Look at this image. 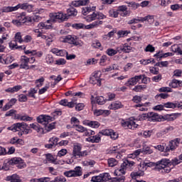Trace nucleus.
Masks as SVG:
<instances>
[{
  "label": "nucleus",
  "instance_id": "1",
  "mask_svg": "<svg viewBox=\"0 0 182 182\" xmlns=\"http://www.w3.org/2000/svg\"><path fill=\"white\" fill-rule=\"evenodd\" d=\"M50 19L46 21V22H41L38 24V28L40 29H51L52 23L56 22L58 19L59 21H66L68 19V16L66 14H63L62 12H53L50 13Z\"/></svg>",
  "mask_w": 182,
  "mask_h": 182
},
{
  "label": "nucleus",
  "instance_id": "2",
  "mask_svg": "<svg viewBox=\"0 0 182 182\" xmlns=\"http://www.w3.org/2000/svg\"><path fill=\"white\" fill-rule=\"evenodd\" d=\"M157 170H161V173H170L171 167L170 166V159H162L156 163Z\"/></svg>",
  "mask_w": 182,
  "mask_h": 182
},
{
  "label": "nucleus",
  "instance_id": "3",
  "mask_svg": "<svg viewBox=\"0 0 182 182\" xmlns=\"http://www.w3.org/2000/svg\"><path fill=\"white\" fill-rule=\"evenodd\" d=\"M152 164L151 162L146 163L144 162L140 164V167H142L141 168V171L132 172L131 173V177L133 180H136V178H139V177H141L142 176H144V171L147 170V167H151Z\"/></svg>",
  "mask_w": 182,
  "mask_h": 182
},
{
  "label": "nucleus",
  "instance_id": "4",
  "mask_svg": "<svg viewBox=\"0 0 182 182\" xmlns=\"http://www.w3.org/2000/svg\"><path fill=\"white\" fill-rule=\"evenodd\" d=\"M60 42L64 43H70L75 46H82L83 43L77 41V37L75 36H65L60 38Z\"/></svg>",
  "mask_w": 182,
  "mask_h": 182
},
{
  "label": "nucleus",
  "instance_id": "5",
  "mask_svg": "<svg viewBox=\"0 0 182 182\" xmlns=\"http://www.w3.org/2000/svg\"><path fill=\"white\" fill-rule=\"evenodd\" d=\"M35 33H37V38H41V39H44L46 42H47V45L49 46L53 41H55V35L53 34H43L39 28H36L33 30Z\"/></svg>",
  "mask_w": 182,
  "mask_h": 182
},
{
  "label": "nucleus",
  "instance_id": "6",
  "mask_svg": "<svg viewBox=\"0 0 182 182\" xmlns=\"http://www.w3.org/2000/svg\"><path fill=\"white\" fill-rule=\"evenodd\" d=\"M134 166V161L124 160L121 164V168L115 170L114 172V176H117L119 173L120 174H126V169L130 168Z\"/></svg>",
  "mask_w": 182,
  "mask_h": 182
},
{
  "label": "nucleus",
  "instance_id": "7",
  "mask_svg": "<svg viewBox=\"0 0 182 182\" xmlns=\"http://www.w3.org/2000/svg\"><path fill=\"white\" fill-rule=\"evenodd\" d=\"M101 178L102 182L110 181V182H124V176L122 177H114L112 178L110 173H101Z\"/></svg>",
  "mask_w": 182,
  "mask_h": 182
},
{
  "label": "nucleus",
  "instance_id": "8",
  "mask_svg": "<svg viewBox=\"0 0 182 182\" xmlns=\"http://www.w3.org/2000/svg\"><path fill=\"white\" fill-rule=\"evenodd\" d=\"M180 138H176L171 141H169L168 145L165 148V156H168V151H174L177 146L180 144Z\"/></svg>",
  "mask_w": 182,
  "mask_h": 182
},
{
  "label": "nucleus",
  "instance_id": "9",
  "mask_svg": "<svg viewBox=\"0 0 182 182\" xmlns=\"http://www.w3.org/2000/svg\"><path fill=\"white\" fill-rule=\"evenodd\" d=\"M65 177H80L82 176V167L76 166L73 170L64 172Z\"/></svg>",
  "mask_w": 182,
  "mask_h": 182
},
{
  "label": "nucleus",
  "instance_id": "10",
  "mask_svg": "<svg viewBox=\"0 0 182 182\" xmlns=\"http://www.w3.org/2000/svg\"><path fill=\"white\" fill-rule=\"evenodd\" d=\"M101 76V72H95L94 75L90 78V83L92 85H97V86H100V85H102V79H100Z\"/></svg>",
  "mask_w": 182,
  "mask_h": 182
},
{
  "label": "nucleus",
  "instance_id": "11",
  "mask_svg": "<svg viewBox=\"0 0 182 182\" xmlns=\"http://www.w3.org/2000/svg\"><path fill=\"white\" fill-rule=\"evenodd\" d=\"M121 124L122 127H124L125 129H130L131 130H134V129H137V126H139L133 120H124V119H122L121 121Z\"/></svg>",
  "mask_w": 182,
  "mask_h": 182
},
{
  "label": "nucleus",
  "instance_id": "12",
  "mask_svg": "<svg viewBox=\"0 0 182 182\" xmlns=\"http://www.w3.org/2000/svg\"><path fill=\"white\" fill-rule=\"evenodd\" d=\"M30 127L35 130L38 133V136H43V134H46L45 127H42L41 124L38 123L31 124Z\"/></svg>",
  "mask_w": 182,
  "mask_h": 182
},
{
  "label": "nucleus",
  "instance_id": "13",
  "mask_svg": "<svg viewBox=\"0 0 182 182\" xmlns=\"http://www.w3.org/2000/svg\"><path fill=\"white\" fill-rule=\"evenodd\" d=\"M24 126H26V124L25 122H18L14 124L11 127H9L7 128V130H11L14 133L16 132H22V130H23Z\"/></svg>",
  "mask_w": 182,
  "mask_h": 182
},
{
  "label": "nucleus",
  "instance_id": "14",
  "mask_svg": "<svg viewBox=\"0 0 182 182\" xmlns=\"http://www.w3.org/2000/svg\"><path fill=\"white\" fill-rule=\"evenodd\" d=\"M82 151V145L79 143H75L73 144V152L72 156L74 159L79 158V156L80 155V152Z\"/></svg>",
  "mask_w": 182,
  "mask_h": 182
},
{
  "label": "nucleus",
  "instance_id": "15",
  "mask_svg": "<svg viewBox=\"0 0 182 182\" xmlns=\"http://www.w3.org/2000/svg\"><path fill=\"white\" fill-rule=\"evenodd\" d=\"M20 69H26L28 70L29 69V58L26 57V55H23L20 59Z\"/></svg>",
  "mask_w": 182,
  "mask_h": 182
},
{
  "label": "nucleus",
  "instance_id": "16",
  "mask_svg": "<svg viewBox=\"0 0 182 182\" xmlns=\"http://www.w3.org/2000/svg\"><path fill=\"white\" fill-rule=\"evenodd\" d=\"M16 19L19 20V21L23 25L26 22H32V17L26 16V13H21L16 15Z\"/></svg>",
  "mask_w": 182,
  "mask_h": 182
},
{
  "label": "nucleus",
  "instance_id": "17",
  "mask_svg": "<svg viewBox=\"0 0 182 182\" xmlns=\"http://www.w3.org/2000/svg\"><path fill=\"white\" fill-rule=\"evenodd\" d=\"M141 79H143V76L141 75H136L135 77L130 78L126 85L127 86H134L135 85H137Z\"/></svg>",
  "mask_w": 182,
  "mask_h": 182
},
{
  "label": "nucleus",
  "instance_id": "18",
  "mask_svg": "<svg viewBox=\"0 0 182 182\" xmlns=\"http://www.w3.org/2000/svg\"><path fill=\"white\" fill-rule=\"evenodd\" d=\"M17 9H24L27 12H33V6L28 3L17 4Z\"/></svg>",
  "mask_w": 182,
  "mask_h": 182
},
{
  "label": "nucleus",
  "instance_id": "19",
  "mask_svg": "<svg viewBox=\"0 0 182 182\" xmlns=\"http://www.w3.org/2000/svg\"><path fill=\"white\" fill-rule=\"evenodd\" d=\"M161 118L160 115L156 112H148V122H160Z\"/></svg>",
  "mask_w": 182,
  "mask_h": 182
},
{
  "label": "nucleus",
  "instance_id": "20",
  "mask_svg": "<svg viewBox=\"0 0 182 182\" xmlns=\"http://www.w3.org/2000/svg\"><path fill=\"white\" fill-rule=\"evenodd\" d=\"M169 87L172 89H178L182 87V80L173 79L168 84Z\"/></svg>",
  "mask_w": 182,
  "mask_h": 182
},
{
  "label": "nucleus",
  "instance_id": "21",
  "mask_svg": "<svg viewBox=\"0 0 182 182\" xmlns=\"http://www.w3.org/2000/svg\"><path fill=\"white\" fill-rule=\"evenodd\" d=\"M90 2V0H77V1H73L71 2L72 6H75V8H77L79 6H85L87 5Z\"/></svg>",
  "mask_w": 182,
  "mask_h": 182
},
{
  "label": "nucleus",
  "instance_id": "22",
  "mask_svg": "<svg viewBox=\"0 0 182 182\" xmlns=\"http://www.w3.org/2000/svg\"><path fill=\"white\" fill-rule=\"evenodd\" d=\"M149 106H150V102H145L141 104H137L134 105L135 109L139 110V112H147L149 110Z\"/></svg>",
  "mask_w": 182,
  "mask_h": 182
},
{
  "label": "nucleus",
  "instance_id": "23",
  "mask_svg": "<svg viewBox=\"0 0 182 182\" xmlns=\"http://www.w3.org/2000/svg\"><path fill=\"white\" fill-rule=\"evenodd\" d=\"M83 124H85V126H88L89 127H92V129H97L100 127V123L97 121L85 120L83 121Z\"/></svg>",
  "mask_w": 182,
  "mask_h": 182
},
{
  "label": "nucleus",
  "instance_id": "24",
  "mask_svg": "<svg viewBox=\"0 0 182 182\" xmlns=\"http://www.w3.org/2000/svg\"><path fill=\"white\" fill-rule=\"evenodd\" d=\"M117 11L118 13L122 12L120 13L121 16H128L130 14L129 11H127V6L124 5L118 6Z\"/></svg>",
  "mask_w": 182,
  "mask_h": 182
},
{
  "label": "nucleus",
  "instance_id": "25",
  "mask_svg": "<svg viewBox=\"0 0 182 182\" xmlns=\"http://www.w3.org/2000/svg\"><path fill=\"white\" fill-rule=\"evenodd\" d=\"M123 107L122 104L120 101H115L109 105L108 109L111 110H117L118 109H122Z\"/></svg>",
  "mask_w": 182,
  "mask_h": 182
},
{
  "label": "nucleus",
  "instance_id": "26",
  "mask_svg": "<svg viewBox=\"0 0 182 182\" xmlns=\"http://www.w3.org/2000/svg\"><path fill=\"white\" fill-rule=\"evenodd\" d=\"M51 52L57 56H66V55H68V51H66L65 50H59L58 48H53L51 50Z\"/></svg>",
  "mask_w": 182,
  "mask_h": 182
},
{
  "label": "nucleus",
  "instance_id": "27",
  "mask_svg": "<svg viewBox=\"0 0 182 182\" xmlns=\"http://www.w3.org/2000/svg\"><path fill=\"white\" fill-rule=\"evenodd\" d=\"M6 181L10 182H22V180H21V178L19 176L16 174H13L11 176H9L6 178Z\"/></svg>",
  "mask_w": 182,
  "mask_h": 182
},
{
  "label": "nucleus",
  "instance_id": "28",
  "mask_svg": "<svg viewBox=\"0 0 182 182\" xmlns=\"http://www.w3.org/2000/svg\"><path fill=\"white\" fill-rule=\"evenodd\" d=\"M22 85H15L12 87H9L5 90V92L6 93H16V92H19V90H21Z\"/></svg>",
  "mask_w": 182,
  "mask_h": 182
},
{
  "label": "nucleus",
  "instance_id": "29",
  "mask_svg": "<svg viewBox=\"0 0 182 182\" xmlns=\"http://www.w3.org/2000/svg\"><path fill=\"white\" fill-rule=\"evenodd\" d=\"M101 140L100 135L97 134L94 136H89L87 138V141L89 143H100Z\"/></svg>",
  "mask_w": 182,
  "mask_h": 182
},
{
  "label": "nucleus",
  "instance_id": "30",
  "mask_svg": "<svg viewBox=\"0 0 182 182\" xmlns=\"http://www.w3.org/2000/svg\"><path fill=\"white\" fill-rule=\"evenodd\" d=\"M18 11V4L16 6H4L1 9V12L8 14V12H15Z\"/></svg>",
  "mask_w": 182,
  "mask_h": 182
},
{
  "label": "nucleus",
  "instance_id": "31",
  "mask_svg": "<svg viewBox=\"0 0 182 182\" xmlns=\"http://www.w3.org/2000/svg\"><path fill=\"white\" fill-rule=\"evenodd\" d=\"M16 103V99L12 98L6 105H4V107H3V110L4 112H6V110H9V109H11V107H12V106H14V105H15Z\"/></svg>",
  "mask_w": 182,
  "mask_h": 182
},
{
  "label": "nucleus",
  "instance_id": "32",
  "mask_svg": "<svg viewBox=\"0 0 182 182\" xmlns=\"http://www.w3.org/2000/svg\"><path fill=\"white\" fill-rule=\"evenodd\" d=\"M76 15H77V10H76V9L73 7H70L68 9H67V18L68 16H76Z\"/></svg>",
  "mask_w": 182,
  "mask_h": 182
},
{
  "label": "nucleus",
  "instance_id": "33",
  "mask_svg": "<svg viewBox=\"0 0 182 182\" xmlns=\"http://www.w3.org/2000/svg\"><path fill=\"white\" fill-rule=\"evenodd\" d=\"M46 163H53V164H56V159L52 156L50 154H46Z\"/></svg>",
  "mask_w": 182,
  "mask_h": 182
},
{
  "label": "nucleus",
  "instance_id": "34",
  "mask_svg": "<svg viewBox=\"0 0 182 182\" xmlns=\"http://www.w3.org/2000/svg\"><path fill=\"white\" fill-rule=\"evenodd\" d=\"M109 16L110 18H117L119 16L118 10L111 9L108 11Z\"/></svg>",
  "mask_w": 182,
  "mask_h": 182
},
{
  "label": "nucleus",
  "instance_id": "35",
  "mask_svg": "<svg viewBox=\"0 0 182 182\" xmlns=\"http://www.w3.org/2000/svg\"><path fill=\"white\" fill-rule=\"evenodd\" d=\"M21 159H22L21 158H16V157L13 158L9 161V164H10V166H15V165L18 166V164L21 163Z\"/></svg>",
  "mask_w": 182,
  "mask_h": 182
},
{
  "label": "nucleus",
  "instance_id": "36",
  "mask_svg": "<svg viewBox=\"0 0 182 182\" xmlns=\"http://www.w3.org/2000/svg\"><path fill=\"white\" fill-rule=\"evenodd\" d=\"M109 167H114L117 166L119 162L114 158H109L107 160Z\"/></svg>",
  "mask_w": 182,
  "mask_h": 182
},
{
  "label": "nucleus",
  "instance_id": "37",
  "mask_svg": "<svg viewBox=\"0 0 182 182\" xmlns=\"http://www.w3.org/2000/svg\"><path fill=\"white\" fill-rule=\"evenodd\" d=\"M9 46L10 49L13 50L14 49H22V46H18L17 41H12L9 43Z\"/></svg>",
  "mask_w": 182,
  "mask_h": 182
},
{
  "label": "nucleus",
  "instance_id": "38",
  "mask_svg": "<svg viewBox=\"0 0 182 182\" xmlns=\"http://www.w3.org/2000/svg\"><path fill=\"white\" fill-rule=\"evenodd\" d=\"M182 159L180 158V156L178 158H174L171 161H170V166H178V164H180L181 163Z\"/></svg>",
  "mask_w": 182,
  "mask_h": 182
},
{
  "label": "nucleus",
  "instance_id": "39",
  "mask_svg": "<svg viewBox=\"0 0 182 182\" xmlns=\"http://www.w3.org/2000/svg\"><path fill=\"white\" fill-rule=\"evenodd\" d=\"M85 19L87 22H92V21H96V12H93L92 14L87 16Z\"/></svg>",
  "mask_w": 182,
  "mask_h": 182
},
{
  "label": "nucleus",
  "instance_id": "40",
  "mask_svg": "<svg viewBox=\"0 0 182 182\" xmlns=\"http://www.w3.org/2000/svg\"><path fill=\"white\" fill-rule=\"evenodd\" d=\"M85 19L87 22H92V21H96V12H93L92 14L87 16Z\"/></svg>",
  "mask_w": 182,
  "mask_h": 182
},
{
  "label": "nucleus",
  "instance_id": "41",
  "mask_svg": "<svg viewBox=\"0 0 182 182\" xmlns=\"http://www.w3.org/2000/svg\"><path fill=\"white\" fill-rule=\"evenodd\" d=\"M159 92L160 93H171L173 90L170 87H161L159 89Z\"/></svg>",
  "mask_w": 182,
  "mask_h": 182
},
{
  "label": "nucleus",
  "instance_id": "42",
  "mask_svg": "<svg viewBox=\"0 0 182 182\" xmlns=\"http://www.w3.org/2000/svg\"><path fill=\"white\" fill-rule=\"evenodd\" d=\"M154 58H150L147 60L142 59L139 61V63L141 65H144V66H146L147 65H149V63H154Z\"/></svg>",
  "mask_w": 182,
  "mask_h": 182
},
{
  "label": "nucleus",
  "instance_id": "43",
  "mask_svg": "<svg viewBox=\"0 0 182 182\" xmlns=\"http://www.w3.org/2000/svg\"><path fill=\"white\" fill-rule=\"evenodd\" d=\"M14 41L16 42H18V43H22L23 42V39H22V34L21 32H18L15 34Z\"/></svg>",
  "mask_w": 182,
  "mask_h": 182
},
{
  "label": "nucleus",
  "instance_id": "44",
  "mask_svg": "<svg viewBox=\"0 0 182 182\" xmlns=\"http://www.w3.org/2000/svg\"><path fill=\"white\" fill-rule=\"evenodd\" d=\"M18 119L21 122H31V120H32V117L28 115H18Z\"/></svg>",
  "mask_w": 182,
  "mask_h": 182
},
{
  "label": "nucleus",
  "instance_id": "45",
  "mask_svg": "<svg viewBox=\"0 0 182 182\" xmlns=\"http://www.w3.org/2000/svg\"><path fill=\"white\" fill-rule=\"evenodd\" d=\"M119 51L117 50H114L113 48H108L105 53L108 55V56H114V55H117Z\"/></svg>",
  "mask_w": 182,
  "mask_h": 182
},
{
  "label": "nucleus",
  "instance_id": "46",
  "mask_svg": "<svg viewBox=\"0 0 182 182\" xmlns=\"http://www.w3.org/2000/svg\"><path fill=\"white\" fill-rule=\"evenodd\" d=\"M73 127L77 132H79V133H84V132H86V128L82 125L74 124Z\"/></svg>",
  "mask_w": 182,
  "mask_h": 182
},
{
  "label": "nucleus",
  "instance_id": "47",
  "mask_svg": "<svg viewBox=\"0 0 182 182\" xmlns=\"http://www.w3.org/2000/svg\"><path fill=\"white\" fill-rule=\"evenodd\" d=\"M146 85H139L135 86L133 90H134V92H141V90H146Z\"/></svg>",
  "mask_w": 182,
  "mask_h": 182
},
{
  "label": "nucleus",
  "instance_id": "48",
  "mask_svg": "<svg viewBox=\"0 0 182 182\" xmlns=\"http://www.w3.org/2000/svg\"><path fill=\"white\" fill-rule=\"evenodd\" d=\"M45 82V78L41 77V78L36 80L35 83L36 85V87H42L43 86V82Z\"/></svg>",
  "mask_w": 182,
  "mask_h": 182
},
{
  "label": "nucleus",
  "instance_id": "49",
  "mask_svg": "<svg viewBox=\"0 0 182 182\" xmlns=\"http://www.w3.org/2000/svg\"><path fill=\"white\" fill-rule=\"evenodd\" d=\"M58 141H59V138L56 137V136H53L51 138H50L49 139V142L53 144L54 146V147H56V146H58Z\"/></svg>",
  "mask_w": 182,
  "mask_h": 182
},
{
  "label": "nucleus",
  "instance_id": "50",
  "mask_svg": "<svg viewBox=\"0 0 182 182\" xmlns=\"http://www.w3.org/2000/svg\"><path fill=\"white\" fill-rule=\"evenodd\" d=\"M82 164L85 166H90V167H93V165L96 164V162L94 160H88L82 161Z\"/></svg>",
  "mask_w": 182,
  "mask_h": 182
},
{
  "label": "nucleus",
  "instance_id": "51",
  "mask_svg": "<svg viewBox=\"0 0 182 182\" xmlns=\"http://www.w3.org/2000/svg\"><path fill=\"white\" fill-rule=\"evenodd\" d=\"M141 153V149H137L133 154L128 155V159H136V156H139Z\"/></svg>",
  "mask_w": 182,
  "mask_h": 182
},
{
  "label": "nucleus",
  "instance_id": "52",
  "mask_svg": "<svg viewBox=\"0 0 182 182\" xmlns=\"http://www.w3.org/2000/svg\"><path fill=\"white\" fill-rule=\"evenodd\" d=\"M53 129H55V124H53L48 123L44 125V130H46V133H48V132H50V130H53Z\"/></svg>",
  "mask_w": 182,
  "mask_h": 182
},
{
  "label": "nucleus",
  "instance_id": "53",
  "mask_svg": "<svg viewBox=\"0 0 182 182\" xmlns=\"http://www.w3.org/2000/svg\"><path fill=\"white\" fill-rule=\"evenodd\" d=\"M166 109H176V102H166L164 104Z\"/></svg>",
  "mask_w": 182,
  "mask_h": 182
},
{
  "label": "nucleus",
  "instance_id": "54",
  "mask_svg": "<svg viewBox=\"0 0 182 182\" xmlns=\"http://www.w3.org/2000/svg\"><path fill=\"white\" fill-rule=\"evenodd\" d=\"M91 181H92V182H103V181L102 179L101 173L98 176H92L91 178Z\"/></svg>",
  "mask_w": 182,
  "mask_h": 182
},
{
  "label": "nucleus",
  "instance_id": "55",
  "mask_svg": "<svg viewBox=\"0 0 182 182\" xmlns=\"http://www.w3.org/2000/svg\"><path fill=\"white\" fill-rule=\"evenodd\" d=\"M107 100L105 99L103 96H100L97 97V103L98 105H105L106 103Z\"/></svg>",
  "mask_w": 182,
  "mask_h": 182
},
{
  "label": "nucleus",
  "instance_id": "56",
  "mask_svg": "<svg viewBox=\"0 0 182 182\" xmlns=\"http://www.w3.org/2000/svg\"><path fill=\"white\" fill-rule=\"evenodd\" d=\"M123 52H125L126 53H129V52L132 50V46L124 44L122 48H121Z\"/></svg>",
  "mask_w": 182,
  "mask_h": 182
},
{
  "label": "nucleus",
  "instance_id": "57",
  "mask_svg": "<svg viewBox=\"0 0 182 182\" xmlns=\"http://www.w3.org/2000/svg\"><path fill=\"white\" fill-rule=\"evenodd\" d=\"M95 19H106V15L102 12H95Z\"/></svg>",
  "mask_w": 182,
  "mask_h": 182
},
{
  "label": "nucleus",
  "instance_id": "58",
  "mask_svg": "<svg viewBox=\"0 0 182 182\" xmlns=\"http://www.w3.org/2000/svg\"><path fill=\"white\" fill-rule=\"evenodd\" d=\"M46 62L48 65H52L54 62L53 56H52V55H47L46 57Z\"/></svg>",
  "mask_w": 182,
  "mask_h": 182
},
{
  "label": "nucleus",
  "instance_id": "59",
  "mask_svg": "<svg viewBox=\"0 0 182 182\" xmlns=\"http://www.w3.org/2000/svg\"><path fill=\"white\" fill-rule=\"evenodd\" d=\"M130 33L129 31H119L117 32V35L119 38H123V36H127Z\"/></svg>",
  "mask_w": 182,
  "mask_h": 182
},
{
  "label": "nucleus",
  "instance_id": "60",
  "mask_svg": "<svg viewBox=\"0 0 182 182\" xmlns=\"http://www.w3.org/2000/svg\"><path fill=\"white\" fill-rule=\"evenodd\" d=\"M66 178L64 176H57L54 178V180L51 181L50 182H65Z\"/></svg>",
  "mask_w": 182,
  "mask_h": 182
},
{
  "label": "nucleus",
  "instance_id": "61",
  "mask_svg": "<svg viewBox=\"0 0 182 182\" xmlns=\"http://www.w3.org/2000/svg\"><path fill=\"white\" fill-rule=\"evenodd\" d=\"M156 50V48H154L153 46L149 44L145 48L144 51L145 52H150L151 53H153Z\"/></svg>",
  "mask_w": 182,
  "mask_h": 182
},
{
  "label": "nucleus",
  "instance_id": "62",
  "mask_svg": "<svg viewBox=\"0 0 182 182\" xmlns=\"http://www.w3.org/2000/svg\"><path fill=\"white\" fill-rule=\"evenodd\" d=\"M53 120V118L49 115H44V126L50 123Z\"/></svg>",
  "mask_w": 182,
  "mask_h": 182
},
{
  "label": "nucleus",
  "instance_id": "63",
  "mask_svg": "<svg viewBox=\"0 0 182 182\" xmlns=\"http://www.w3.org/2000/svg\"><path fill=\"white\" fill-rule=\"evenodd\" d=\"M92 28L95 29V28H99L100 25H103L102 21H95L92 23Z\"/></svg>",
  "mask_w": 182,
  "mask_h": 182
},
{
  "label": "nucleus",
  "instance_id": "64",
  "mask_svg": "<svg viewBox=\"0 0 182 182\" xmlns=\"http://www.w3.org/2000/svg\"><path fill=\"white\" fill-rule=\"evenodd\" d=\"M149 72L152 75H159V68L156 67H149Z\"/></svg>",
  "mask_w": 182,
  "mask_h": 182
}]
</instances>
